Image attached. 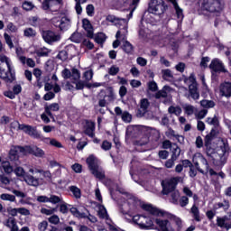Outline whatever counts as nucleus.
Listing matches in <instances>:
<instances>
[{
    "instance_id": "48",
    "label": "nucleus",
    "mask_w": 231,
    "mask_h": 231,
    "mask_svg": "<svg viewBox=\"0 0 231 231\" xmlns=\"http://www.w3.org/2000/svg\"><path fill=\"white\" fill-rule=\"evenodd\" d=\"M0 199H2V201H10V203H14V201H15V196L8 193H4L0 195Z\"/></svg>"
},
{
    "instance_id": "16",
    "label": "nucleus",
    "mask_w": 231,
    "mask_h": 231,
    "mask_svg": "<svg viewBox=\"0 0 231 231\" xmlns=\"http://www.w3.org/2000/svg\"><path fill=\"white\" fill-rule=\"evenodd\" d=\"M143 208L152 216H158L159 217H171V214L169 212L158 209L152 205H144Z\"/></svg>"
},
{
    "instance_id": "3",
    "label": "nucleus",
    "mask_w": 231,
    "mask_h": 231,
    "mask_svg": "<svg viewBox=\"0 0 231 231\" xmlns=\"http://www.w3.org/2000/svg\"><path fill=\"white\" fill-rule=\"evenodd\" d=\"M221 0H201V8L210 14H219L223 10Z\"/></svg>"
},
{
    "instance_id": "7",
    "label": "nucleus",
    "mask_w": 231,
    "mask_h": 231,
    "mask_svg": "<svg viewBox=\"0 0 231 231\" xmlns=\"http://www.w3.org/2000/svg\"><path fill=\"white\" fill-rule=\"evenodd\" d=\"M52 24L56 26V28H60L61 32H66V30L69 29L71 26V20L68 17H54L52 19Z\"/></svg>"
},
{
    "instance_id": "43",
    "label": "nucleus",
    "mask_w": 231,
    "mask_h": 231,
    "mask_svg": "<svg viewBox=\"0 0 231 231\" xmlns=\"http://www.w3.org/2000/svg\"><path fill=\"white\" fill-rule=\"evenodd\" d=\"M116 37L117 39H121V41H127V27H125L119 31H117Z\"/></svg>"
},
{
    "instance_id": "15",
    "label": "nucleus",
    "mask_w": 231,
    "mask_h": 231,
    "mask_svg": "<svg viewBox=\"0 0 231 231\" xmlns=\"http://www.w3.org/2000/svg\"><path fill=\"white\" fill-rule=\"evenodd\" d=\"M24 181L31 187H39L42 181V178H40L37 174L29 172L25 174Z\"/></svg>"
},
{
    "instance_id": "10",
    "label": "nucleus",
    "mask_w": 231,
    "mask_h": 231,
    "mask_svg": "<svg viewBox=\"0 0 231 231\" xmlns=\"http://www.w3.org/2000/svg\"><path fill=\"white\" fill-rule=\"evenodd\" d=\"M18 124V129H20V131H23V133H25L26 134H29V136H32V138H42L41 134L39 133V131H37V128L32 126V125H24V124Z\"/></svg>"
},
{
    "instance_id": "32",
    "label": "nucleus",
    "mask_w": 231,
    "mask_h": 231,
    "mask_svg": "<svg viewBox=\"0 0 231 231\" xmlns=\"http://www.w3.org/2000/svg\"><path fill=\"white\" fill-rule=\"evenodd\" d=\"M189 97H191L193 100H199V91H198V85H189Z\"/></svg>"
},
{
    "instance_id": "56",
    "label": "nucleus",
    "mask_w": 231,
    "mask_h": 231,
    "mask_svg": "<svg viewBox=\"0 0 231 231\" xmlns=\"http://www.w3.org/2000/svg\"><path fill=\"white\" fill-rule=\"evenodd\" d=\"M13 171H14V174L19 178H23V177L25 178L26 176V171H24V169L21 166L16 167Z\"/></svg>"
},
{
    "instance_id": "55",
    "label": "nucleus",
    "mask_w": 231,
    "mask_h": 231,
    "mask_svg": "<svg viewBox=\"0 0 231 231\" xmlns=\"http://www.w3.org/2000/svg\"><path fill=\"white\" fill-rule=\"evenodd\" d=\"M82 33L80 32H74L71 36H70V41H72V42H82Z\"/></svg>"
},
{
    "instance_id": "34",
    "label": "nucleus",
    "mask_w": 231,
    "mask_h": 231,
    "mask_svg": "<svg viewBox=\"0 0 231 231\" xmlns=\"http://www.w3.org/2000/svg\"><path fill=\"white\" fill-rule=\"evenodd\" d=\"M69 190L71 192L72 196L76 199H80V198H82V191L80 190V189L79 187L69 186Z\"/></svg>"
},
{
    "instance_id": "4",
    "label": "nucleus",
    "mask_w": 231,
    "mask_h": 231,
    "mask_svg": "<svg viewBox=\"0 0 231 231\" xmlns=\"http://www.w3.org/2000/svg\"><path fill=\"white\" fill-rule=\"evenodd\" d=\"M167 10V5L163 0H152L149 4V12L154 15H162Z\"/></svg>"
},
{
    "instance_id": "54",
    "label": "nucleus",
    "mask_w": 231,
    "mask_h": 231,
    "mask_svg": "<svg viewBox=\"0 0 231 231\" xmlns=\"http://www.w3.org/2000/svg\"><path fill=\"white\" fill-rule=\"evenodd\" d=\"M120 73V67L116 65H112L108 69V75H111V77H116V75H118Z\"/></svg>"
},
{
    "instance_id": "58",
    "label": "nucleus",
    "mask_w": 231,
    "mask_h": 231,
    "mask_svg": "<svg viewBox=\"0 0 231 231\" xmlns=\"http://www.w3.org/2000/svg\"><path fill=\"white\" fill-rule=\"evenodd\" d=\"M62 198L57 196V195H51L49 198V203H52L53 205H57V203H62Z\"/></svg>"
},
{
    "instance_id": "24",
    "label": "nucleus",
    "mask_w": 231,
    "mask_h": 231,
    "mask_svg": "<svg viewBox=\"0 0 231 231\" xmlns=\"http://www.w3.org/2000/svg\"><path fill=\"white\" fill-rule=\"evenodd\" d=\"M228 220V217H217V226H219V228H226V230H230L231 224L226 222Z\"/></svg>"
},
{
    "instance_id": "42",
    "label": "nucleus",
    "mask_w": 231,
    "mask_h": 231,
    "mask_svg": "<svg viewBox=\"0 0 231 231\" xmlns=\"http://www.w3.org/2000/svg\"><path fill=\"white\" fill-rule=\"evenodd\" d=\"M91 173L97 178V180H104L106 178V174L104 173V171L100 170V168H95L94 170H91Z\"/></svg>"
},
{
    "instance_id": "18",
    "label": "nucleus",
    "mask_w": 231,
    "mask_h": 231,
    "mask_svg": "<svg viewBox=\"0 0 231 231\" xmlns=\"http://www.w3.org/2000/svg\"><path fill=\"white\" fill-rule=\"evenodd\" d=\"M23 151H24V155L32 154V156H35L36 158H43L45 154L42 149L37 146H24Z\"/></svg>"
},
{
    "instance_id": "28",
    "label": "nucleus",
    "mask_w": 231,
    "mask_h": 231,
    "mask_svg": "<svg viewBox=\"0 0 231 231\" xmlns=\"http://www.w3.org/2000/svg\"><path fill=\"white\" fill-rule=\"evenodd\" d=\"M98 216L101 217V219L106 220V225H112L111 219L109 218V215L107 214V209H106V207L99 206L98 207Z\"/></svg>"
},
{
    "instance_id": "36",
    "label": "nucleus",
    "mask_w": 231,
    "mask_h": 231,
    "mask_svg": "<svg viewBox=\"0 0 231 231\" xmlns=\"http://www.w3.org/2000/svg\"><path fill=\"white\" fill-rule=\"evenodd\" d=\"M6 226L10 228L11 231H19V226H17V222L14 217H10L7 219Z\"/></svg>"
},
{
    "instance_id": "30",
    "label": "nucleus",
    "mask_w": 231,
    "mask_h": 231,
    "mask_svg": "<svg viewBox=\"0 0 231 231\" xmlns=\"http://www.w3.org/2000/svg\"><path fill=\"white\" fill-rule=\"evenodd\" d=\"M169 93H171V87L164 86L162 90L155 94V98H167Z\"/></svg>"
},
{
    "instance_id": "20",
    "label": "nucleus",
    "mask_w": 231,
    "mask_h": 231,
    "mask_svg": "<svg viewBox=\"0 0 231 231\" xmlns=\"http://www.w3.org/2000/svg\"><path fill=\"white\" fill-rule=\"evenodd\" d=\"M156 225L159 226V231H174V228H172V226H171V222L169 220L157 218L155 220Z\"/></svg>"
},
{
    "instance_id": "33",
    "label": "nucleus",
    "mask_w": 231,
    "mask_h": 231,
    "mask_svg": "<svg viewBox=\"0 0 231 231\" xmlns=\"http://www.w3.org/2000/svg\"><path fill=\"white\" fill-rule=\"evenodd\" d=\"M60 106L59 104L53 103L50 106H45V113L50 116L51 118H53V115L51 114V111H59Z\"/></svg>"
},
{
    "instance_id": "13",
    "label": "nucleus",
    "mask_w": 231,
    "mask_h": 231,
    "mask_svg": "<svg viewBox=\"0 0 231 231\" xmlns=\"http://www.w3.org/2000/svg\"><path fill=\"white\" fill-rule=\"evenodd\" d=\"M61 77L65 79V80L71 79V80L77 82V80L80 79V72L77 69H72L71 70H69V69H64L61 71Z\"/></svg>"
},
{
    "instance_id": "2",
    "label": "nucleus",
    "mask_w": 231,
    "mask_h": 231,
    "mask_svg": "<svg viewBox=\"0 0 231 231\" xmlns=\"http://www.w3.org/2000/svg\"><path fill=\"white\" fill-rule=\"evenodd\" d=\"M0 79L8 84L15 80V70L12 66V60L3 54H0Z\"/></svg>"
},
{
    "instance_id": "64",
    "label": "nucleus",
    "mask_w": 231,
    "mask_h": 231,
    "mask_svg": "<svg viewBox=\"0 0 231 231\" xmlns=\"http://www.w3.org/2000/svg\"><path fill=\"white\" fill-rule=\"evenodd\" d=\"M47 228H48V222L46 220L38 224V229L40 231H46Z\"/></svg>"
},
{
    "instance_id": "37",
    "label": "nucleus",
    "mask_w": 231,
    "mask_h": 231,
    "mask_svg": "<svg viewBox=\"0 0 231 231\" xmlns=\"http://www.w3.org/2000/svg\"><path fill=\"white\" fill-rule=\"evenodd\" d=\"M162 75L163 80H167L168 82H171V80L174 79V75L172 74V71L169 69H162Z\"/></svg>"
},
{
    "instance_id": "17",
    "label": "nucleus",
    "mask_w": 231,
    "mask_h": 231,
    "mask_svg": "<svg viewBox=\"0 0 231 231\" xmlns=\"http://www.w3.org/2000/svg\"><path fill=\"white\" fill-rule=\"evenodd\" d=\"M136 205H138V199H136V197L131 194L126 195V203L123 205L124 208H122V213L127 214V212H129L128 208H133L136 207ZM127 206H128V208H126Z\"/></svg>"
},
{
    "instance_id": "12",
    "label": "nucleus",
    "mask_w": 231,
    "mask_h": 231,
    "mask_svg": "<svg viewBox=\"0 0 231 231\" xmlns=\"http://www.w3.org/2000/svg\"><path fill=\"white\" fill-rule=\"evenodd\" d=\"M42 39L47 42V44H53V42H59L61 37L59 32H55L53 31H44L42 32Z\"/></svg>"
},
{
    "instance_id": "39",
    "label": "nucleus",
    "mask_w": 231,
    "mask_h": 231,
    "mask_svg": "<svg viewBox=\"0 0 231 231\" xmlns=\"http://www.w3.org/2000/svg\"><path fill=\"white\" fill-rule=\"evenodd\" d=\"M215 208H223L224 212H226L230 208V201L224 199L223 202L215 204Z\"/></svg>"
},
{
    "instance_id": "61",
    "label": "nucleus",
    "mask_w": 231,
    "mask_h": 231,
    "mask_svg": "<svg viewBox=\"0 0 231 231\" xmlns=\"http://www.w3.org/2000/svg\"><path fill=\"white\" fill-rule=\"evenodd\" d=\"M208 113V110L202 109L198 114L195 115L197 120H203L207 116V114Z\"/></svg>"
},
{
    "instance_id": "49",
    "label": "nucleus",
    "mask_w": 231,
    "mask_h": 231,
    "mask_svg": "<svg viewBox=\"0 0 231 231\" xmlns=\"http://www.w3.org/2000/svg\"><path fill=\"white\" fill-rule=\"evenodd\" d=\"M181 107L180 106H170L168 108V113H170L171 115H175L176 116H180L181 115Z\"/></svg>"
},
{
    "instance_id": "25",
    "label": "nucleus",
    "mask_w": 231,
    "mask_h": 231,
    "mask_svg": "<svg viewBox=\"0 0 231 231\" xmlns=\"http://www.w3.org/2000/svg\"><path fill=\"white\" fill-rule=\"evenodd\" d=\"M29 172L31 174H42L47 181H51V172L49 171L29 168Z\"/></svg>"
},
{
    "instance_id": "26",
    "label": "nucleus",
    "mask_w": 231,
    "mask_h": 231,
    "mask_svg": "<svg viewBox=\"0 0 231 231\" xmlns=\"http://www.w3.org/2000/svg\"><path fill=\"white\" fill-rule=\"evenodd\" d=\"M106 19L108 23H112V24H115L116 26L118 24H127V20L116 17L113 14L107 15Z\"/></svg>"
},
{
    "instance_id": "11",
    "label": "nucleus",
    "mask_w": 231,
    "mask_h": 231,
    "mask_svg": "<svg viewBox=\"0 0 231 231\" xmlns=\"http://www.w3.org/2000/svg\"><path fill=\"white\" fill-rule=\"evenodd\" d=\"M19 152L24 154V147L14 146L9 152V160L10 162H14L15 165H21V162H19Z\"/></svg>"
},
{
    "instance_id": "14",
    "label": "nucleus",
    "mask_w": 231,
    "mask_h": 231,
    "mask_svg": "<svg viewBox=\"0 0 231 231\" xmlns=\"http://www.w3.org/2000/svg\"><path fill=\"white\" fill-rule=\"evenodd\" d=\"M209 69H211L212 73H226L223 61L217 58H215L211 60V63L209 64Z\"/></svg>"
},
{
    "instance_id": "40",
    "label": "nucleus",
    "mask_w": 231,
    "mask_h": 231,
    "mask_svg": "<svg viewBox=\"0 0 231 231\" xmlns=\"http://www.w3.org/2000/svg\"><path fill=\"white\" fill-rule=\"evenodd\" d=\"M70 212L76 217H80L81 219H86L88 217L87 212H80L77 208H71Z\"/></svg>"
},
{
    "instance_id": "38",
    "label": "nucleus",
    "mask_w": 231,
    "mask_h": 231,
    "mask_svg": "<svg viewBox=\"0 0 231 231\" xmlns=\"http://www.w3.org/2000/svg\"><path fill=\"white\" fill-rule=\"evenodd\" d=\"M180 154H181V149L178 147V144L174 143L171 147V158L173 160H178L180 158Z\"/></svg>"
},
{
    "instance_id": "35",
    "label": "nucleus",
    "mask_w": 231,
    "mask_h": 231,
    "mask_svg": "<svg viewBox=\"0 0 231 231\" xmlns=\"http://www.w3.org/2000/svg\"><path fill=\"white\" fill-rule=\"evenodd\" d=\"M23 37L33 39V37H37V31L32 27H27L23 30Z\"/></svg>"
},
{
    "instance_id": "41",
    "label": "nucleus",
    "mask_w": 231,
    "mask_h": 231,
    "mask_svg": "<svg viewBox=\"0 0 231 231\" xmlns=\"http://www.w3.org/2000/svg\"><path fill=\"white\" fill-rule=\"evenodd\" d=\"M2 168L4 169V172H5V174H12V172H14V167L8 161L2 162Z\"/></svg>"
},
{
    "instance_id": "60",
    "label": "nucleus",
    "mask_w": 231,
    "mask_h": 231,
    "mask_svg": "<svg viewBox=\"0 0 231 231\" xmlns=\"http://www.w3.org/2000/svg\"><path fill=\"white\" fill-rule=\"evenodd\" d=\"M48 221L51 225H59V223L60 222V218L57 215H52L48 218Z\"/></svg>"
},
{
    "instance_id": "50",
    "label": "nucleus",
    "mask_w": 231,
    "mask_h": 231,
    "mask_svg": "<svg viewBox=\"0 0 231 231\" xmlns=\"http://www.w3.org/2000/svg\"><path fill=\"white\" fill-rule=\"evenodd\" d=\"M200 106L204 107V109H210L216 106V103L212 100L204 99L200 101Z\"/></svg>"
},
{
    "instance_id": "57",
    "label": "nucleus",
    "mask_w": 231,
    "mask_h": 231,
    "mask_svg": "<svg viewBox=\"0 0 231 231\" xmlns=\"http://www.w3.org/2000/svg\"><path fill=\"white\" fill-rule=\"evenodd\" d=\"M121 118H122L123 122L129 124L131 122V120H133V116L131 114H129V112L125 111V112H123Z\"/></svg>"
},
{
    "instance_id": "62",
    "label": "nucleus",
    "mask_w": 231,
    "mask_h": 231,
    "mask_svg": "<svg viewBox=\"0 0 231 231\" xmlns=\"http://www.w3.org/2000/svg\"><path fill=\"white\" fill-rule=\"evenodd\" d=\"M30 23L32 26H34L35 28H37V26H41V20L39 17L37 16H33L30 19Z\"/></svg>"
},
{
    "instance_id": "53",
    "label": "nucleus",
    "mask_w": 231,
    "mask_h": 231,
    "mask_svg": "<svg viewBox=\"0 0 231 231\" xmlns=\"http://www.w3.org/2000/svg\"><path fill=\"white\" fill-rule=\"evenodd\" d=\"M185 84H189V86H198L196 83V76L194 74H190L189 78L184 79Z\"/></svg>"
},
{
    "instance_id": "59",
    "label": "nucleus",
    "mask_w": 231,
    "mask_h": 231,
    "mask_svg": "<svg viewBox=\"0 0 231 231\" xmlns=\"http://www.w3.org/2000/svg\"><path fill=\"white\" fill-rule=\"evenodd\" d=\"M178 203L180 207H181L182 208L187 207V205H189V197L187 196L180 197Z\"/></svg>"
},
{
    "instance_id": "21",
    "label": "nucleus",
    "mask_w": 231,
    "mask_h": 231,
    "mask_svg": "<svg viewBox=\"0 0 231 231\" xmlns=\"http://www.w3.org/2000/svg\"><path fill=\"white\" fill-rule=\"evenodd\" d=\"M151 106V103L149 102V99L143 98L140 101V107L137 110V116H144L147 111H149V107Z\"/></svg>"
},
{
    "instance_id": "19",
    "label": "nucleus",
    "mask_w": 231,
    "mask_h": 231,
    "mask_svg": "<svg viewBox=\"0 0 231 231\" xmlns=\"http://www.w3.org/2000/svg\"><path fill=\"white\" fill-rule=\"evenodd\" d=\"M221 133V126H215L211 129V132L206 135L205 146L210 147V142L214 140L215 136H217Z\"/></svg>"
},
{
    "instance_id": "22",
    "label": "nucleus",
    "mask_w": 231,
    "mask_h": 231,
    "mask_svg": "<svg viewBox=\"0 0 231 231\" xmlns=\"http://www.w3.org/2000/svg\"><path fill=\"white\" fill-rule=\"evenodd\" d=\"M220 95L226 98H231V82L225 81L219 87Z\"/></svg>"
},
{
    "instance_id": "1",
    "label": "nucleus",
    "mask_w": 231,
    "mask_h": 231,
    "mask_svg": "<svg viewBox=\"0 0 231 231\" xmlns=\"http://www.w3.org/2000/svg\"><path fill=\"white\" fill-rule=\"evenodd\" d=\"M228 152H230V146L228 143H223V145L220 146V149L216 152V150L211 148L210 146L206 147V154L208 158H211L213 162V165L219 167L221 165H225V160H226V156H228Z\"/></svg>"
},
{
    "instance_id": "52",
    "label": "nucleus",
    "mask_w": 231,
    "mask_h": 231,
    "mask_svg": "<svg viewBox=\"0 0 231 231\" xmlns=\"http://www.w3.org/2000/svg\"><path fill=\"white\" fill-rule=\"evenodd\" d=\"M106 35L104 34V32H98L96 36H95V42L97 44H104V42H106Z\"/></svg>"
},
{
    "instance_id": "46",
    "label": "nucleus",
    "mask_w": 231,
    "mask_h": 231,
    "mask_svg": "<svg viewBox=\"0 0 231 231\" xmlns=\"http://www.w3.org/2000/svg\"><path fill=\"white\" fill-rule=\"evenodd\" d=\"M51 53V50L48 49V48H41L36 51V55L38 57H48V55H50Z\"/></svg>"
},
{
    "instance_id": "8",
    "label": "nucleus",
    "mask_w": 231,
    "mask_h": 231,
    "mask_svg": "<svg viewBox=\"0 0 231 231\" xmlns=\"http://www.w3.org/2000/svg\"><path fill=\"white\" fill-rule=\"evenodd\" d=\"M198 161L200 162V163H202V165H204L205 171H208V167H209L208 161H207V159L201 153H196L193 156V163H194L197 171H199V172H200L201 174H204L205 171H203V169H201L199 167V162H198Z\"/></svg>"
},
{
    "instance_id": "23",
    "label": "nucleus",
    "mask_w": 231,
    "mask_h": 231,
    "mask_svg": "<svg viewBox=\"0 0 231 231\" xmlns=\"http://www.w3.org/2000/svg\"><path fill=\"white\" fill-rule=\"evenodd\" d=\"M83 28L87 32V37L88 39H93L95 37V32L93 30V26L91 25V23L88 19H83L82 21Z\"/></svg>"
},
{
    "instance_id": "6",
    "label": "nucleus",
    "mask_w": 231,
    "mask_h": 231,
    "mask_svg": "<svg viewBox=\"0 0 231 231\" xmlns=\"http://www.w3.org/2000/svg\"><path fill=\"white\" fill-rule=\"evenodd\" d=\"M134 223L138 225L143 230H148L152 226V220L145 216L135 215L133 217Z\"/></svg>"
},
{
    "instance_id": "5",
    "label": "nucleus",
    "mask_w": 231,
    "mask_h": 231,
    "mask_svg": "<svg viewBox=\"0 0 231 231\" xmlns=\"http://www.w3.org/2000/svg\"><path fill=\"white\" fill-rule=\"evenodd\" d=\"M181 181V177H173L166 181H162V194H171L176 191V186Z\"/></svg>"
},
{
    "instance_id": "9",
    "label": "nucleus",
    "mask_w": 231,
    "mask_h": 231,
    "mask_svg": "<svg viewBox=\"0 0 231 231\" xmlns=\"http://www.w3.org/2000/svg\"><path fill=\"white\" fill-rule=\"evenodd\" d=\"M61 3L62 0H43L42 8L45 11L57 12L60 8Z\"/></svg>"
},
{
    "instance_id": "44",
    "label": "nucleus",
    "mask_w": 231,
    "mask_h": 231,
    "mask_svg": "<svg viewBox=\"0 0 231 231\" xmlns=\"http://www.w3.org/2000/svg\"><path fill=\"white\" fill-rule=\"evenodd\" d=\"M183 110L185 115H187L188 116H191V115H194L195 111H196V107H194V106L192 105H183Z\"/></svg>"
},
{
    "instance_id": "63",
    "label": "nucleus",
    "mask_w": 231,
    "mask_h": 231,
    "mask_svg": "<svg viewBox=\"0 0 231 231\" xmlns=\"http://www.w3.org/2000/svg\"><path fill=\"white\" fill-rule=\"evenodd\" d=\"M149 91L155 92L158 91V84L154 81H150L147 84Z\"/></svg>"
},
{
    "instance_id": "27",
    "label": "nucleus",
    "mask_w": 231,
    "mask_h": 231,
    "mask_svg": "<svg viewBox=\"0 0 231 231\" xmlns=\"http://www.w3.org/2000/svg\"><path fill=\"white\" fill-rule=\"evenodd\" d=\"M84 133L88 136H90V138H93V136H95V122L87 121Z\"/></svg>"
},
{
    "instance_id": "31",
    "label": "nucleus",
    "mask_w": 231,
    "mask_h": 231,
    "mask_svg": "<svg viewBox=\"0 0 231 231\" xmlns=\"http://www.w3.org/2000/svg\"><path fill=\"white\" fill-rule=\"evenodd\" d=\"M87 163L88 165V169H90V171H93L97 168H98V161L97 160V157L90 155L88 159H87Z\"/></svg>"
},
{
    "instance_id": "29",
    "label": "nucleus",
    "mask_w": 231,
    "mask_h": 231,
    "mask_svg": "<svg viewBox=\"0 0 231 231\" xmlns=\"http://www.w3.org/2000/svg\"><path fill=\"white\" fill-rule=\"evenodd\" d=\"M190 214H192V217L194 221H197V223L201 222V215L199 214V208H198L196 204H193V206L191 207Z\"/></svg>"
},
{
    "instance_id": "47",
    "label": "nucleus",
    "mask_w": 231,
    "mask_h": 231,
    "mask_svg": "<svg viewBox=\"0 0 231 231\" xmlns=\"http://www.w3.org/2000/svg\"><path fill=\"white\" fill-rule=\"evenodd\" d=\"M122 48L125 53H133V44L127 42V40L123 41Z\"/></svg>"
},
{
    "instance_id": "45",
    "label": "nucleus",
    "mask_w": 231,
    "mask_h": 231,
    "mask_svg": "<svg viewBox=\"0 0 231 231\" xmlns=\"http://www.w3.org/2000/svg\"><path fill=\"white\" fill-rule=\"evenodd\" d=\"M206 122L208 124V125H213V127H220L219 119L216 116L213 117H208Z\"/></svg>"
},
{
    "instance_id": "51",
    "label": "nucleus",
    "mask_w": 231,
    "mask_h": 231,
    "mask_svg": "<svg viewBox=\"0 0 231 231\" xmlns=\"http://www.w3.org/2000/svg\"><path fill=\"white\" fill-rule=\"evenodd\" d=\"M171 203H173V205H178V202L180 201V191L175 190L171 192Z\"/></svg>"
}]
</instances>
